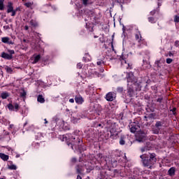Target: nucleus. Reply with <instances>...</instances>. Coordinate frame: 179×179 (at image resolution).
<instances>
[{"instance_id": "f257e3e1", "label": "nucleus", "mask_w": 179, "mask_h": 179, "mask_svg": "<svg viewBox=\"0 0 179 179\" xmlns=\"http://www.w3.org/2000/svg\"><path fill=\"white\" fill-rule=\"evenodd\" d=\"M141 159H142L143 164L144 167H148L149 169L153 168V164H156L157 159L156 158V154L151 153L150 156L144 154L141 155Z\"/></svg>"}, {"instance_id": "f03ea898", "label": "nucleus", "mask_w": 179, "mask_h": 179, "mask_svg": "<svg viewBox=\"0 0 179 179\" xmlns=\"http://www.w3.org/2000/svg\"><path fill=\"white\" fill-rule=\"evenodd\" d=\"M145 137L146 133H145V131H140L137 134V138H138L137 141H138V142H142V141H143V139H145Z\"/></svg>"}, {"instance_id": "7ed1b4c3", "label": "nucleus", "mask_w": 179, "mask_h": 179, "mask_svg": "<svg viewBox=\"0 0 179 179\" xmlns=\"http://www.w3.org/2000/svg\"><path fill=\"white\" fill-rule=\"evenodd\" d=\"M106 99L107 101H113L114 99H115V96L113 92H108L106 96Z\"/></svg>"}, {"instance_id": "20e7f679", "label": "nucleus", "mask_w": 179, "mask_h": 179, "mask_svg": "<svg viewBox=\"0 0 179 179\" xmlns=\"http://www.w3.org/2000/svg\"><path fill=\"white\" fill-rule=\"evenodd\" d=\"M1 57L4 58V59H12L13 58V57L11 55L6 53L5 52H3L1 53Z\"/></svg>"}, {"instance_id": "39448f33", "label": "nucleus", "mask_w": 179, "mask_h": 179, "mask_svg": "<svg viewBox=\"0 0 179 179\" xmlns=\"http://www.w3.org/2000/svg\"><path fill=\"white\" fill-rule=\"evenodd\" d=\"M13 12V3L12 2H8L7 6V13H10Z\"/></svg>"}, {"instance_id": "423d86ee", "label": "nucleus", "mask_w": 179, "mask_h": 179, "mask_svg": "<svg viewBox=\"0 0 179 179\" xmlns=\"http://www.w3.org/2000/svg\"><path fill=\"white\" fill-rule=\"evenodd\" d=\"M137 129H139V125H138V124H131V128H130L131 132H132L133 134H135V132H136Z\"/></svg>"}, {"instance_id": "0eeeda50", "label": "nucleus", "mask_w": 179, "mask_h": 179, "mask_svg": "<svg viewBox=\"0 0 179 179\" xmlns=\"http://www.w3.org/2000/svg\"><path fill=\"white\" fill-rule=\"evenodd\" d=\"M168 174L171 177H174L176 176V168L171 167L169 171H168Z\"/></svg>"}, {"instance_id": "6e6552de", "label": "nucleus", "mask_w": 179, "mask_h": 179, "mask_svg": "<svg viewBox=\"0 0 179 179\" xmlns=\"http://www.w3.org/2000/svg\"><path fill=\"white\" fill-rule=\"evenodd\" d=\"M10 39L8 37H3L1 38L2 43H4L5 44H13L12 41H10Z\"/></svg>"}, {"instance_id": "1a4fd4ad", "label": "nucleus", "mask_w": 179, "mask_h": 179, "mask_svg": "<svg viewBox=\"0 0 179 179\" xmlns=\"http://www.w3.org/2000/svg\"><path fill=\"white\" fill-rule=\"evenodd\" d=\"M75 101L78 104H82L83 103V98H82V96H76Z\"/></svg>"}, {"instance_id": "9d476101", "label": "nucleus", "mask_w": 179, "mask_h": 179, "mask_svg": "<svg viewBox=\"0 0 179 179\" xmlns=\"http://www.w3.org/2000/svg\"><path fill=\"white\" fill-rule=\"evenodd\" d=\"M0 157H1V159H2V160H4L5 162H6L9 159V156L6 155L3 153H0Z\"/></svg>"}, {"instance_id": "9b49d317", "label": "nucleus", "mask_w": 179, "mask_h": 179, "mask_svg": "<svg viewBox=\"0 0 179 179\" xmlns=\"http://www.w3.org/2000/svg\"><path fill=\"white\" fill-rule=\"evenodd\" d=\"M37 101H38V103H45V99H44L43 95H38L37 98Z\"/></svg>"}, {"instance_id": "f8f14e48", "label": "nucleus", "mask_w": 179, "mask_h": 179, "mask_svg": "<svg viewBox=\"0 0 179 179\" xmlns=\"http://www.w3.org/2000/svg\"><path fill=\"white\" fill-rule=\"evenodd\" d=\"M41 56H40V55H36V56L34 57L33 64H37V62H38V61H40V59H41Z\"/></svg>"}, {"instance_id": "ddd939ff", "label": "nucleus", "mask_w": 179, "mask_h": 179, "mask_svg": "<svg viewBox=\"0 0 179 179\" xmlns=\"http://www.w3.org/2000/svg\"><path fill=\"white\" fill-rule=\"evenodd\" d=\"M1 97L3 99H8V97H9V94L8 92H3L1 94Z\"/></svg>"}, {"instance_id": "4468645a", "label": "nucleus", "mask_w": 179, "mask_h": 179, "mask_svg": "<svg viewBox=\"0 0 179 179\" xmlns=\"http://www.w3.org/2000/svg\"><path fill=\"white\" fill-rule=\"evenodd\" d=\"M30 24H31V26H33L34 27H37L38 26V24H37V22H36V21L34 20H31L30 21Z\"/></svg>"}, {"instance_id": "2eb2a0df", "label": "nucleus", "mask_w": 179, "mask_h": 179, "mask_svg": "<svg viewBox=\"0 0 179 179\" xmlns=\"http://www.w3.org/2000/svg\"><path fill=\"white\" fill-rule=\"evenodd\" d=\"M136 40H138V41H141L142 40V36H141V33H137L135 35Z\"/></svg>"}, {"instance_id": "dca6fc26", "label": "nucleus", "mask_w": 179, "mask_h": 179, "mask_svg": "<svg viewBox=\"0 0 179 179\" xmlns=\"http://www.w3.org/2000/svg\"><path fill=\"white\" fill-rule=\"evenodd\" d=\"M120 59L122 62V65H127V59H125L123 56L120 57Z\"/></svg>"}, {"instance_id": "f3484780", "label": "nucleus", "mask_w": 179, "mask_h": 179, "mask_svg": "<svg viewBox=\"0 0 179 179\" xmlns=\"http://www.w3.org/2000/svg\"><path fill=\"white\" fill-rule=\"evenodd\" d=\"M5 0H0V10H3V2Z\"/></svg>"}, {"instance_id": "a211bd4d", "label": "nucleus", "mask_w": 179, "mask_h": 179, "mask_svg": "<svg viewBox=\"0 0 179 179\" xmlns=\"http://www.w3.org/2000/svg\"><path fill=\"white\" fill-rule=\"evenodd\" d=\"M26 94H27L26 91H24V90H22V92L20 93L21 97L26 99Z\"/></svg>"}, {"instance_id": "6ab92c4d", "label": "nucleus", "mask_w": 179, "mask_h": 179, "mask_svg": "<svg viewBox=\"0 0 179 179\" xmlns=\"http://www.w3.org/2000/svg\"><path fill=\"white\" fill-rule=\"evenodd\" d=\"M24 6H27V8H31V6H33V3L31 2L25 3Z\"/></svg>"}, {"instance_id": "aec40b11", "label": "nucleus", "mask_w": 179, "mask_h": 179, "mask_svg": "<svg viewBox=\"0 0 179 179\" xmlns=\"http://www.w3.org/2000/svg\"><path fill=\"white\" fill-rule=\"evenodd\" d=\"M8 108L9 110H11V111H13V110H15V106H13L12 103H9L8 105Z\"/></svg>"}, {"instance_id": "412c9836", "label": "nucleus", "mask_w": 179, "mask_h": 179, "mask_svg": "<svg viewBox=\"0 0 179 179\" xmlns=\"http://www.w3.org/2000/svg\"><path fill=\"white\" fill-rule=\"evenodd\" d=\"M84 58H85V61H91L92 58L90 57V55H89V54H85V57H84Z\"/></svg>"}, {"instance_id": "4be33fe9", "label": "nucleus", "mask_w": 179, "mask_h": 179, "mask_svg": "<svg viewBox=\"0 0 179 179\" xmlns=\"http://www.w3.org/2000/svg\"><path fill=\"white\" fill-rule=\"evenodd\" d=\"M8 169L10 170H16L17 167L15 165H10V166H8Z\"/></svg>"}, {"instance_id": "5701e85b", "label": "nucleus", "mask_w": 179, "mask_h": 179, "mask_svg": "<svg viewBox=\"0 0 179 179\" xmlns=\"http://www.w3.org/2000/svg\"><path fill=\"white\" fill-rule=\"evenodd\" d=\"M162 122H157L155 124L156 128H159V127H162Z\"/></svg>"}, {"instance_id": "b1692460", "label": "nucleus", "mask_w": 179, "mask_h": 179, "mask_svg": "<svg viewBox=\"0 0 179 179\" xmlns=\"http://www.w3.org/2000/svg\"><path fill=\"white\" fill-rule=\"evenodd\" d=\"M8 52L9 53V55H13L15 54V50H8Z\"/></svg>"}, {"instance_id": "393cba45", "label": "nucleus", "mask_w": 179, "mask_h": 179, "mask_svg": "<svg viewBox=\"0 0 179 179\" xmlns=\"http://www.w3.org/2000/svg\"><path fill=\"white\" fill-rule=\"evenodd\" d=\"M6 69L8 73H12V72H13V70H12L10 67H7Z\"/></svg>"}, {"instance_id": "a878e982", "label": "nucleus", "mask_w": 179, "mask_h": 179, "mask_svg": "<svg viewBox=\"0 0 179 179\" xmlns=\"http://www.w3.org/2000/svg\"><path fill=\"white\" fill-rule=\"evenodd\" d=\"M85 6H87V3H89V0H81Z\"/></svg>"}, {"instance_id": "bb28decb", "label": "nucleus", "mask_w": 179, "mask_h": 179, "mask_svg": "<svg viewBox=\"0 0 179 179\" xmlns=\"http://www.w3.org/2000/svg\"><path fill=\"white\" fill-rule=\"evenodd\" d=\"M173 62V59L171 58L166 59V64H171Z\"/></svg>"}, {"instance_id": "cd10ccee", "label": "nucleus", "mask_w": 179, "mask_h": 179, "mask_svg": "<svg viewBox=\"0 0 179 179\" xmlns=\"http://www.w3.org/2000/svg\"><path fill=\"white\" fill-rule=\"evenodd\" d=\"M159 131H160V129L157 128V129H153V132L154 134H159Z\"/></svg>"}, {"instance_id": "c85d7f7f", "label": "nucleus", "mask_w": 179, "mask_h": 179, "mask_svg": "<svg viewBox=\"0 0 179 179\" xmlns=\"http://www.w3.org/2000/svg\"><path fill=\"white\" fill-rule=\"evenodd\" d=\"M14 108L16 110V111H17V110H19V104L15 103Z\"/></svg>"}, {"instance_id": "c756f323", "label": "nucleus", "mask_w": 179, "mask_h": 179, "mask_svg": "<svg viewBox=\"0 0 179 179\" xmlns=\"http://www.w3.org/2000/svg\"><path fill=\"white\" fill-rule=\"evenodd\" d=\"M148 20H149V22H150V23H153L155 22V18L151 17L148 18Z\"/></svg>"}, {"instance_id": "7c9ffc66", "label": "nucleus", "mask_w": 179, "mask_h": 179, "mask_svg": "<svg viewBox=\"0 0 179 179\" xmlns=\"http://www.w3.org/2000/svg\"><path fill=\"white\" fill-rule=\"evenodd\" d=\"M174 22H179V16H177V15L175 16Z\"/></svg>"}, {"instance_id": "2f4dec72", "label": "nucleus", "mask_w": 179, "mask_h": 179, "mask_svg": "<svg viewBox=\"0 0 179 179\" xmlns=\"http://www.w3.org/2000/svg\"><path fill=\"white\" fill-rule=\"evenodd\" d=\"M176 110H177V108H173L172 110H171V111H172L173 115H176Z\"/></svg>"}, {"instance_id": "473e14b6", "label": "nucleus", "mask_w": 179, "mask_h": 179, "mask_svg": "<svg viewBox=\"0 0 179 179\" xmlns=\"http://www.w3.org/2000/svg\"><path fill=\"white\" fill-rule=\"evenodd\" d=\"M120 145H125V141H124V139H121L120 141Z\"/></svg>"}, {"instance_id": "72a5a7b5", "label": "nucleus", "mask_w": 179, "mask_h": 179, "mask_svg": "<svg viewBox=\"0 0 179 179\" xmlns=\"http://www.w3.org/2000/svg\"><path fill=\"white\" fill-rule=\"evenodd\" d=\"M11 16H15L16 15V10H13Z\"/></svg>"}, {"instance_id": "f704fd0d", "label": "nucleus", "mask_w": 179, "mask_h": 179, "mask_svg": "<svg viewBox=\"0 0 179 179\" xmlns=\"http://www.w3.org/2000/svg\"><path fill=\"white\" fill-rule=\"evenodd\" d=\"M159 64H160V61H157L156 62V64H157V66H158V68H160Z\"/></svg>"}, {"instance_id": "c9c22d12", "label": "nucleus", "mask_w": 179, "mask_h": 179, "mask_svg": "<svg viewBox=\"0 0 179 179\" xmlns=\"http://www.w3.org/2000/svg\"><path fill=\"white\" fill-rule=\"evenodd\" d=\"M81 171L82 169L80 168L77 169V173H78V174H80Z\"/></svg>"}, {"instance_id": "e433bc0d", "label": "nucleus", "mask_w": 179, "mask_h": 179, "mask_svg": "<svg viewBox=\"0 0 179 179\" xmlns=\"http://www.w3.org/2000/svg\"><path fill=\"white\" fill-rule=\"evenodd\" d=\"M162 100H163V99L159 98V99H157V101H158L159 103H162Z\"/></svg>"}, {"instance_id": "4c0bfd02", "label": "nucleus", "mask_w": 179, "mask_h": 179, "mask_svg": "<svg viewBox=\"0 0 179 179\" xmlns=\"http://www.w3.org/2000/svg\"><path fill=\"white\" fill-rule=\"evenodd\" d=\"M168 55L169 57H173V53H171V52H169Z\"/></svg>"}, {"instance_id": "58836bf2", "label": "nucleus", "mask_w": 179, "mask_h": 179, "mask_svg": "<svg viewBox=\"0 0 179 179\" xmlns=\"http://www.w3.org/2000/svg\"><path fill=\"white\" fill-rule=\"evenodd\" d=\"M70 103H74L75 100H73V99H69Z\"/></svg>"}, {"instance_id": "ea45409f", "label": "nucleus", "mask_w": 179, "mask_h": 179, "mask_svg": "<svg viewBox=\"0 0 179 179\" xmlns=\"http://www.w3.org/2000/svg\"><path fill=\"white\" fill-rule=\"evenodd\" d=\"M24 29H25V30H29V26L26 25V26L24 27Z\"/></svg>"}, {"instance_id": "a19ab883", "label": "nucleus", "mask_w": 179, "mask_h": 179, "mask_svg": "<svg viewBox=\"0 0 179 179\" xmlns=\"http://www.w3.org/2000/svg\"><path fill=\"white\" fill-rule=\"evenodd\" d=\"M77 179H82V177H80V176L78 175V176H77Z\"/></svg>"}, {"instance_id": "79ce46f5", "label": "nucleus", "mask_w": 179, "mask_h": 179, "mask_svg": "<svg viewBox=\"0 0 179 179\" xmlns=\"http://www.w3.org/2000/svg\"><path fill=\"white\" fill-rule=\"evenodd\" d=\"M97 65H101V62H97Z\"/></svg>"}, {"instance_id": "37998d69", "label": "nucleus", "mask_w": 179, "mask_h": 179, "mask_svg": "<svg viewBox=\"0 0 179 179\" xmlns=\"http://www.w3.org/2000/svg\"><path fill=\"white\" fill-rule=\"evenodd\" d=\"M141 152H145V148H141Z\"/></svg>"}, {"instance_id": "c03bdc74", "label": "nucleus", "mask_w": 179, "mask_h": 179, "mask_svg": "<svg viewBox=\"0 0 179 179\" xmlns=\"http://www.w3.org/2000/svg\"><path fill=\"white\" fill-rule=\"evenodd\" d=\"M48 122L47 119H45V124H48Z\"/></svg>"}, {"instance_id": "a18cd8bd", "label": "nucleus", "mask_w": 179, "mask_h": 179, "mask_svg": "<svg viewBox=\"0 0 179 179\" xmlns=\"http://www.w3.org/2000/svg\"><path fill=\"white\" fill-rule=\"evenodd\" d=\"M128 81H131V78L130 77H128Z\"/></svg>"}, {"instance_id": "49530a36", "label": "nucleus", "mask_w": 179, "mask_h": 179, "mask_svg": "<svg viewBox=\"0 0 179 179\" xmlns=\"http://www.w3.org/2000/svg\"><path fill=\"white\" fill-rule=\"evenodd\" d=\"M131 78H134V74L131 73Z\"/></svg>"}, {"instance_id": "de8ad7c7", "label": "nucleus", "mask_w": 179, "mask_h": 179, "mask_svg": "<svg viewBox=\"0 0 179 179\" xmlns=\"http://www.w3.org/2000/svg\"><path fill=\"white\" fill-rule=\"evenodd\" d=\"M23 41H24V43H26V39H24Z\"/></svg>"}, {"instance_id": "09e8293b", "label": "nucleus", "mask_w": 179, "mask_h": 179, "mask_svg": "<svg viewBox=\"0 0 179 179\" xmlns=\"http://www.w3.org/2000/svg\"><path fill=\"white\" fill-rule=\"evenodd\" d=\"M129 66V64H127V66H126V67H127V68H128Z\"/></svg>"}, {"instance_id": "8fccbe9b", "label": "nucleus", "mask_w": 179, "mask_h": 179, "mask_svg": "<svg viewBox=\"0 0 179 179\" xmlns=\"http://www.w3.org/2000/svg\"><path fill=\"white\" fill-rule=\"evenodd\" d=\"M176 44H178V42L176 41Z\"/></svg>"}, {"instance_id": "3c124183", "label": "nucleus", "mask_w": 179, "mask_h": 179, "mask_svg": "<svg viewBox=\"0 0 179 179\" xmlns=\"http://www.w3.org/2000/svg\"><path fill=\"white\" fill-rule=\"evenodd\" d=\"M99 127H101V124H99Z\"/></svg>"}, {"instance_id": "603ef678", "label": "nucleus", "mask_w": 179, "mask_h": 179, "mask_svg": "<svg viewBox=\"0 0 179 179\" xmlns=\"http://www.w3.org/2000/svg\"><path fill=\"white\" fill-rule=\"evenodd\" d=\"M22 1H24V0H22Z\"/></svg>"}]
</instances>
